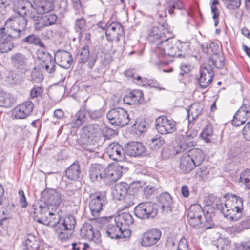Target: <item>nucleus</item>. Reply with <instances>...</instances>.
Returning <instances> with one entry per match:
<instances>
[{"mask_svg": "<svg viewBox=\"0 0 250 250\" xmlns=\"http://www.w3.org/2000/svg\"><path fill=\"white\" fill-rule=\"evenodd\" d=\"M122 167L119 165H109L105 167L100 164H93L90 167L89 175L93 182L104 181L110 184L119 180L122 176Z\"/></svg>", "mask_w": 250, "mask_h": 250, "instance_id": "nucleus-1", "label": "nucleus"}, {"mask_svg": "<svg viewBox=\"0 0 250 250\" xmlns=\"http://www.w3.org/2000/svg\"><path fill=\"white\" fill-rule=\"evenodd\" d=\"M166 38L157 45L155 50L156 55L159 57H182L185 55L189 47V42H182L179 40L173 39L171 38Z\"/></svg>", "mask_w": 250, "mask_h": 250, "instance_id": "nucleus-2", "label": "nucleus"}, {"mask_svg": "<svg viewBox=\"0 0 250 250\" xmlns=\"http://www.w3.org/2000/svg\"><path fill=\"white\" fill-rule=\"evenodd\" d=\"M213 212H207L204 214V211L198 204L191 205L188 209V217L189 224L194 228H201L208 229L211 228L213 224L212 218Z\"/></svg>", "mask_w": 250, "mask_h": 250, "instance_id": "nucleus-3", "label": "nucleus"}, {"mask_svg": "<svg viewBox=\"0 0 250 250\" xmlns=\"http://www.w3.org/2000/svg\"><path fill=\"white\" fill-rule=\"evenodd\" d=\"M5 25L7 28V32L10 33L11 36L18 38L25 29L27 20L24 16L20 15L11 16L6 20Z\"/></svg>", "mask_w": 250, "mask_h": 250, "instance_id": "nucleus-4", "label": "nucleus"}, {"mask_svg": "<svg viewBox=\"0 0 250 250\" xmlns=\"http://www.w3.org/2000/svg\"><path fill=\"white\" fill-rule=\"evenodd\" d=\"M137 184L133 183L130 186L125 182H120L116 184L112 190V195L113 198L117 200H124L125 202L127 203V207H130L134 205V202L131 200V195H127V191L131 187L132 188L135 187L138 190L140 186H135Z\"/></svg>", "mask_w": 250, "mask_h": 250, "instance_id": "nucleus-5", "label": "nucleus"}, {"mask_svg": "<svg viewBox=\"0 0 250 250\" xmlns=\"http://www.w3.org/2000/svg\"><path fill=\"white\" fill-rule=\"evenodd\" d=\"M106 116L111 124L117 126H124L130 120L127 111L120 107L110 110L107 113Z\"/></svg>", "mask_w": 250, "mask_h": 250, "instance_id": "nucleus-6", "label": "nucleus"}, {"mask_svg": "<svg viewBox=\"0 0 250 250\" xmlns=\"http://www.w3.org/2000/svg\"><path fill=\"white\" fill-rule=\"evenodd\" d=\"M157 212L156 205L151 202L141 203L136 206L134 209L135 215L143 219L154 218Z\"/></svg>", "mask_w": 250, "mask_h": 250, "instance_id": "nucleus-7", "label": "nucleus"}, {"mask_svg": "<svg viewBox=\"0 0 250 250\" xmlns=\"http://www.w3.org/2000/svg\"><path fill=\"white\" fill-rule=\"evenodd\" d=\"M106 203V198L104 194L95 193L90 195L89 207L93 219H96L103 209V207Z\"/></svg>", "mask_w": 250, "mask_h": 250, "instance_id": "nucleus-8", "label": "nucleus"}, {"mask_svg": "<svg viewBox=\"0 0 250 250\" xmlns=\"http://www.w3.org/2000/svg\"><path fill=\"white\" fill-rule=\"evenodd\" d=\"M170 33L167 24H164L159 27L154 26L148 30V39L151 43L161 40L163 41L166 38H170Z\"/></svg>", "mask_w": 250, "mask_h": 250, "instance_id": "nucleus-9", "label": "nucleus"}, {"mask_svg": "<svg viewBox=\"0 0 250 250\" xmlns=\"http://www.w3.org/2000/svg\"><path fill=\"white\" fill-rule=\"evenodd\" d=\"M156 128L161 134H167L176 130V122L166 116L158 117L155 121Z\"/></svg>", "mask_w": 250, "mask_h": 250, "instance_id": "nucleus-10", "label": "nucleus"}, {"mask_svg": "<svg viewBox=\"0 0 250 250\" xmlns=\"http://www.w3.org/2000/svg\"><path fill=\"white\" fill-rule=\"evenodd\" d=\"M198 131L195 129L187 132L185 136H182L183 141L175 147L177 154L180 153L187 150L188 147L196 145V142L194 140L197 137Z\"/></svg>", "mask_w": 250, "mask_h": 250, "instance_id": "nucleus-11", "label": "nucleus"}, {"mask_svg": "<svg viewBox=\"0 0 250 250\" xmlns=\"http://www.w3.org/2000/svg\"><path fill=\"white\" fill-rule=\"evenodd\" d=\"M80 235L82 239L93 241L96 244L101 242V235L99 231L94 229L93 226L88 223H84L80 230Z\"/></svg>", "mask_w": 250, "mask_h": 250, "instance_id": "nucleus-12", "label": "nucleus"}, {"mask_svg": "<svg viewBox=\"0 0 250 250\" xmlns=\"http://www.w3.org/2000/svg\"><path fill=\"white\" fill-rule=\"evenodd\" d=\"M162 235L161 231L157 229L146 231L142 235L141 244L144 247H150L156 244Z\"/></svg>", "mask_w": 250, "mask_h": 250, "instance_id": "nucleus-13", "label": "nucleus"}, {"mask_svg": "<svg viewBox=\"0 0 250 250\" xmlns=\"http://www.w3.org/2000/svg\"><path fill=\"white\" fill-rule=\"evenodd\" d=\"M42 199L45 205H48L50 208L52 206L59 205L62 201V197L59 192L53 189L44 190L42 193Z\"/></svg>", "mask_w": 250, "mask_h": 250, "instance_id": "nucleus-14", "label": "nucleus"}, {"mask_svg": "<svg viewBox=\"0 0 250 250\" xmlns=\"http://www.w3.org/2000/svg\"><path fill=\"white\" fill-rule=\"evenodd\" d=\"M34 105L31 101H26L15 107L12 115L17 119H25L29 116L33 110Z\"/></svg>", "mask_w": 250, "mask_h": 250, "instance_id": "nucleus-15", "label": "nucleus"}, {"mask_svg": "<svg viewBox=\"0 0 250 250\" xmlns=\"http://www.w3.org/2000/svg\"><path fill=\"white\" fill-rule=\"evenodd\" d=\"M100 129L97 125H89L82 129L81 136L86 144H91L100 134Z\"/></svg>", "mask_w": 250, "mask_h": 250, "instance_id": "nucleus-16", "label": "nucleus"}, {"mask_svg": "<svg viewBox=\"0 0 250 250\" xmlns=\"http://www.w3.org/2000/svg\"><path fill=\"white\" fill-rule=\"evenodd\" d=\"M108 156L112 160L121 161L125 159V148L118 143H112L106 148Z\"/></svg>", "mask_w": 250, "mask_h": 250, "instance_id": "nucleus-17", "label": "nucleus"}, {"mask_svg": "<svg viewBox=\"0 0 250 250\" xmlns=\"http://www.w3.org/2000/svg\"><path fill=\"white\" fill-rule=\"evenodd\" d=\"M5 27L1 28L0 33V52L1 53H6L11 50L14 44L12 42V39L15 38L14 36L10 35V33H5Z\"/></svg>", "mask_w": 250, "mask_h": 250, "instance_id": "nucleus-18", "label": "nucleus"}, {"mask_svg": "<svg viewBox=\"0 0 250 250\" xmlns=\"http://www.w3.org/2000/svg\"><path fill=\"white\" fill-rule=\"evenodd\" d=\"M123 33L124 29L122 26L118 22H113L107 28L105 35L107 40L110 42L114 40L118 41L119 37Z\"/></svg>", "mask_w": 250, "mask_h": 250, "instance_id": "nucleus-19", "label": "nucleus"}, {"mask_svg": "<svg viewBox=\"0 0 250 250\" xmlns=\"http://www.w3.org/2000/svg\"><path fill=\"white\" fill-rule=\"evenodd\" d=\"M28 4L34 9L37 13L43 14L52 10L54 8L53 1H26Z\"/></svg>", "mask_w": 250, "mask_h": 250, "instance_id": "nucleus-20", "label": "nucleus"}, {"mask_svg": "<svg viewBox=\"0 0 250 250\" xmlns=\"http://www.w3.org/2000/svg\"><path fill=\"white\" fill-rule=\"evenodd\" d=\"M125 151L126 154L130 156L137 157L145 153L146 148L141 143L132 141L125 146Z\"/></svg>", "mask_w": 250, "mask_h": 250, "instance_id": "nucleus-21", "label": "nucleus"}, {"mask_svg": "<svg viewBox=\"0 0 250 250\" xmlns=\"http://www.w3.org/2000/svg\"><path fill=\"white\" fill-rule=\"evenodd\" d=\"M121 228L122 226L116 222L114 218H111L109 221L106 223L104 230L107 237L111 239H119Z\"/></svg>", "mask_w": 250, "mask_h": 250, "instance_id": "nucleus-22", "label": "nucleus"}, {"mask_svg": "<svg viewBox=\"0 0 250 250\" xmlns=\"http://www.w3.org/2000/svg\"><path fill=\"white\" fill-rule=\"evenodd\" d=\"M213 75L214 73L210 66L203 67L198 80L200 86L202 88L207 87L211 83Z\"/></svg>", "mask_w": 250, "mask_h": 250, "instance_id": "nucleus-23", "label": "nucleus"}, {"mask_svg": "<svg viewBox=\"0 0 250 250\" xmlns=\"http://www.w3.org/2000/svg\"><path fill=\"white\" fill-rule=\"evenodd\" d=\"M55 60L58 65L64 68H68L70 67L72 62L71 54L65 50L57 51L55 55Z\"/></svg>", "mask_w": 250, "mask_h": 250, "instance_id": "nucleus-24", "label": "nucleus"}, {"mask_svg": "<svg viewBox=\"0 0 250 250\" xmlns=\"http://www.w3.org/2000/svg\"><path fill=\"white\" fill-rule=\"evenodd\" d=\"M250 116L249 108L246 105H243L234 115L232 124L236 126H239L244 124Z\"/></svg>", "mask_w": 250, "mask_h": 250, "instance_id": "nucleus-25", "label": "nucleus"}, {"mask_svg": "<svg viewBox=\"0 0 250 250\" xmlns=\"http://www.w3.org/2000/svg\"><path fill=\"white\" fill-rule=\"evenodd\" d=\"M34 217L36 218L37 221L42 223L43 221V218L45 217L47 213L50 209L48 205H41L39 203H36L33 205Z\"/></svg>", "mask_w": 250, "mask_h": 250, "instance_id": "nucleus-26", "label": "nucleus"}, {"mask_svg": "<svg viewBox=\"0 0 250 250\" xmlns=\"http://www.w3.org/2000/svg\"><path fill=\"white\" fill-rule=\"evenodd\" d=\"M222 208L238 209L243 210V199L235 195H231L229 196Z\"/></svg>", "mask_w": 250, "mask_h": 250, "instance_id": "nucleus-27", "label": "nucleus"}, {"mask_svg": "<svg viewBox=\"0 0 250 250\" xmlns=\"http://www.w3.org/2000/svg\"><path fill=\"white\" fill-rule=\"evenodd\" d=\"M179 168L181 172L184 174H187L192 170L196 167L193 160L186 153L183 154L180 158Z\"/></svg>", "mask_w": 250, "mask_h": 250, "instance_id": "nucleus-28", "label": "nucleus"}, {"mask_svg": "<svg viewBox=\"0 0 250 250\" xmlns=\"http://www.w3.org/2000/svg\"><path fill=\"white\" fill-rule=\"evenodd\" d=\"M61 219L59 214L56 212V208H53L50 209L45 217L43 218V221L42 224L47 226L54 227L59 223Z\"/></svg>", "mask_w": 250, "mask_h": 250, "instance_id": "nucleus-29", "label": "nucleus"}, {"mask_svg": "<svg viewBox=\"0 0 250 250\" xmlns=\"http://www.w3.org/2000/svg\"><path fill=\"white\" fill-rule=\"evenodd\" d=\"M204 105L200 103L192 104L188 110L189 122L195 120L203 112Z\"/></svg>", "mask_w": 250, "mask_h": 250, "instance_id": "nucleus-30", "label": "nucleus"}, {"mask_svg": "<svg viewBox=\"0 0 250 250\" xmlns=\"http://www.w3.org/2000/svg\"><path fill=\"white\" fill-rule=\"evenodd\" d=\"M186 154L192 159L196 167L200 165L205 158L203 152L199 148L190 149Z\"/></svg>", "mask_w": 250, "mask_h": 250, "instance_id": "nucleus-31", "label": "nucleus"}, {"mask_svg": "<svg viewBox=\"0 0 250 250\" xmlns=\"http://www.w3.org/2000/svg\"><path fill=\"white\" fill-rule=\"evenodd\" d=\"M81 170L78 163H73L65 171L66 177L71 180L77 179L80 175Z\"/></svg>", "mask_w": 250, "mask_h": 250, "instance_id": "nucleus-32", "label": "nucleus"}, {"mask_svg": "<svg viewBox=\"0 0 250 250\" xmlns=\"http://www.w3.org/2000/svg\"><path fill=\"white\" fill-rule=\"evenodd\" d=\"M114 219L121 226H128L134 222V219L132 215L129 212H123L115 216Z\"/></svg>", "mask_w": 250, "mask_h": 250, "instance_id": "nucleus-33", "label": "nucleus"}, {"mask_svg": "<svg viewBox=\"0 0 250 250\" xmlns=\"http://www.w3.org/2000/svg\"><path fill=\"white\" fill-rule=\"evenodd\" d=\"M222 212L225 216L228 217L229 219L233 221H236L241 218L243 212L242 209L223 208Z\"/></svg>", "mask_w": 250, "mask_h": 250, "instance_id": "nucleus-34", "label": "nucleus"}, {"mask_svg": "<svg viewBox=\"0 0 250 250\" xmlns=\"http://www.w3.org/2000/svg\"><path fill=\"white\" fill-rule=\"evenodd\" d=\"M27 249L36 250L40 247V241L38 237L32 234H28L23 243Z\"/></svg>", "mask_w": 250, "mask_h": 250, "instance_id": "nucleus-35", "label": "nucleus"}, {"mask_svg": "<svg viewBox=\"0 0 250 250\" xmlns=\"http://www.w3.org/2000/svg\"><path fill=\"white\" fill-rule=\"evenodd\" d=\"M159 202L163 211H167L171 209L172 198L169 194L165 193L161 195Z\"/></svg>", "mask_w": 250, "mask_h": 250, "instance_id": "nucleus-36", "label": "nucleus"}, {"mask_svg": "<svg viewBox=\"0 0 250 250\" xmlns=\"http://www.w3.org/2000/svg\"><path fill=\"white\" fill-rule=\"evenodd\" d=\"M12 64L16 68L23 67L26 64V58L21 53H16L11 56Z\"/></svg>", "mask_w": 250, "mask_h": 250, "instance_id": "nucleus-37", "label": "nucleus"}, {"mask_svg": "<svg viewBox=\"0 0 250 250\" xmlns=\"http://www.w3.org/2000/svg\"><path fill=\"white\" fill-rule=\"evenodd\" d=\"M60 222L59 226L62 227L66 229L70 230H73L76 223L75 217L71 215L66 216Z\"/></svg>", "mask_w": 250, "mask_h": 250, "instance_id": "nucleus-38", "label": "nucleus"}, {"mask_svg": "<svg viewBox=\"0 0 250 250\" xmlns=\"http://www.w3.org/2000/svg\"><path fill=\"white\" fill-rule=\"evenodd\" d=\"M56 232L58 238L62 241L64 242L69 239L72 236L73 230L66 229L62 227L58 226Z\"/></svg>", "mask_w": 250, "mask_h": 250, "instance_id": "nucleus-39", "label": "nucleus"}, {"mask_svg": "<svg viewBox=\"0 0 250 250\" xmlns=\"http://www.w3.org/2000/svg\"><path fill=\"white\" fill-rule=\"evenodd\" d=\"M14 102L15 100L10 94L0 89V106L9 107Z\"/></svg>", "mask_w": 250, "mask_h": 250, "instance_id": "nucleus-40", "label": "nucleus"}, {"mask_svg": "<svg viewBox=\"0 0 250 250\" xmlns=\"http://www.w3.org/2000/svg\"><path fill=\"white\" fill-rule=\"evenodd\" d=\"M225 58L224 56L218 53H214L210 57L209 61L215 67L221 69L224 66Z\"/></svg>", "mask_w": 250, "mask_h": 250, "instance_id": "nucleus-41", "label": "nucleus"}, {"mask_svg": "<svg viewBox=\"0 0 250 250\" xmlns=\"http://www.w3.org/2000/svg\"><path fill=\"white\" fill-rule=\"evenodd\" d=\"M249 227L248 220H243L240 223L229 228L230 232L233 233H240L245 229H248Z\"/></svg>", "mask_w": 250, "mask_h": 250, "instance_id": "nucleus-42", "label": "nucleus"}, {"mask_svg": "<svg viewBox=\"0 0 250 250\" xmlns=\"http://www.w3.org/2000/svg\"><path fill=\"white\" fill-rule=\"evenodd\" d=\"M89 57V48L87 45L83 47L78 53L77 58L80 63H85Z\"/></svg>", "mask_w": 250, "mask_h": 250, "instance_id": "nucleus-43", "label": "nucleus"}, {"mask_svg": "<svg viewBox=\"0 0 250 250\" xmlns=\"http://www.w3.org/2000/svg\"><path fill=\"white\" fill-rule=\"evenodd\" d=\"M55 57L54 58L46 61L44 63H41V68L44 69L46 72L49 73H52L55 71L56 64H55Z\"/></svg>", "mask_w": 250, "mask_h": 250, "instance_id": "nucleus-44", "label": "nucleus"}, {"mask_svg": "<svg viewBox=\"0 0 250 250\" xmlns=\"http://www.w3.org/2000/svg\"><path fill=\"white\" fill-rule=\"evenodd\" d=\"M128 96L134 104L138 103L143 99V93L139 90H134L129 93Z\"/></svg>", "mask_w": 250, "mask_h": 250, "instance_id": "nucleus-45", "label": "nucleus"}, {"mask_svg": "<svg viewBox=\"0 0 250 250\" xmlns=\"http://www.w3.org/2000/svg\"><path fill=\"white\" fill-rule=\"evenodd\" d=\"M215 245L218 250H227L229 247L230 242L228 239L219 238Z\"/></svg>", "mask_w": 250, "mask_h": 250, "instance_id": "nucleus-46", "label": "nucleus"}, {"mask_svg": "<svg viewBox=\"0 0 250 250\" xmlns=\"http://www.w3.org/2000/svg\"><path fill=\"white\" fill-rule=\"evenodd\" d=\"M150 141L151 146L155 149H159L165 143V139L162 137L159 136L152 138Z\"/></svg>", "mask_w": 250, "mask_h": 250, "instance_id": "nucleus-47", "label": "nucleus"}, {"mask_svg": "<svg viewBox=\"0 0 250 250\" xmlns=\"http://www.w3.org/2000/svg\"><path fill=\"white\" fill-rule=\"evenodd\" d=\"M240 181L246 188H250V170L246 169L241 173Z\"/></svg>", "mask_w": 250, "mask_h": 250, "instance_id": "nucleus-48", "label": "nucleus"}, {"mask_svg": "<svg viewBox=\"0 0 250 250\" xmlns=\"http://www.w3.org/2000/svg\"><path fill=\"white\" fill-rule=\"evenodd\" d=\"M212 129L210 126H207L200 134L201 138L207 143L210 142L212 136Z\"/></svg>", "mask_w": 250, "mask_h": 250, "instance_id": "nucleus-49", "label": "nucleus"}, {"mask_svg": "<svg viewBox=\"0 0 250 250\" xmlns=\"http://www.w3.org/2000/svg\"><path fill=\"white\" fill-rule=\"evenodd\" d=\"M31 80L35 83H40L43 80V76L39 68L35 67L31 72Z\"/></svg>", "mask_w": 250, "mask_h": 250, "instance_id": "nucleus-50", "label": "nucleus"}, {"mask_svg": "<svg viewBox=\"0 0 250 250\" xmlns=\"http://www.w3.org/2000/svg\"><path fill=\"white\" fill-rule=\"evenodd\" d=\"M7 83L11 84H18L21 80L19 76L13 72L9 73L6 77Z\"/></svg>", "mask_w": 250, "mask_h": 250, "instance_id": "nucleus-51", "label": "nucleus"}, {"mask_svg": "<svg viewBox=\"0 0 250 250\" xmlns=\"http://www.w3.org/2000/svg\"><path fill=\"white\" fill-rule=\"evenodd\" d=\"M38 58L40 61L41 63H44L53 58L49 53L43 50H39L38 52Z\"/></svg>", "mask_w": 250, "mask_h": 250, "instance_id": "nucleus-52", "label": "nucleus"}, {"mask_svg": "<svg viewBox=\"0 0 250 250\" xmlns=\"http://www.w3.org/2000/svg\"><path fill=\"white\" fill-rule=\"evenodd\" d=\"M209 174L208 170L205 167L198 168L196 172V177L199 180H204Z\"/></svg>", "mask_w": 250, "mask_h": 250, "instance_id": "nucleus-53", "label": "nucleus"}, {"mask_svg": "<svg viewBox=\"0 0 250 250\" xmlns=\"http://www.w3.org/2000/svg\"><path fill=\"white\" fill-rule=\"evenodd\" d=\"M42 17L43 18L47 26L54 24L57 20V16L53 14L46 15Z\"/></svg>", "mask_w": 250, "mask_h": 250, "instance_id": "nucleus-54", "label": "nucleus"}, {"mask_svg": "<svg viewBox=\"0 0 250 250\" xmlns=\"http://www.w3.org/2000/svg\"><path fill=\"white\" fill-rule=\"evenodd\" d=\"M218 4V1H213L211 5V12L214 20L218 19L220 15L219 11L216 6Z\"/></svg>", "mask_w": 250, "mask_h": 250, "instance_id": "nucleus-55", "label": "nucleus"}, {"mask_svg": "<svg viewBox=\"0 0 250 250\" xmlns=\"http://www.w3.org/2000/svg\"><path fill=\"white\" fill-rule=\"evenodd\" d=\"M24 42H27L30 44H39L41 43V41L40 38L35 35H31L27 37L24 39Z\"/></svg>", "mask_w": 250, "mask_h": 250, "instance_id": "nucleus-56", "label": "nucleus"}, {"mask_svg": "<svg viewBox=\"0 0 250 250\" xmlns=\"http://www.w3.org/2000/svg\"><path fill=\"white\" fill-rule=\"evenodd\" d=\"M74 116L79 120L82 124H83L86 120V112L84 109H81Z\"/></svg>", "mask_w": 250, "mask_h": 250, "instance_id": "nucleus-57", "label": "nucleus"}, {"mask_svg": "<svg viewBox=\"0 0 250 250\" xmlns=\"http://www.w3.org/2000/svg\"><path fill=\"white\" fill-rule=\"evenodd\" d=\"M104 110L103 109H100L96 110L90 111L89 115L91 118L97 119L101 118L104 114Z\"/></svg>", "mask_w": 250, "mask_h": 250, "instance_id": "nucleus-58", "label": "nucleus"}, {"mask_svg": "<svg viewBox=\"0 0 250 250\" xmlns=\"http://www.w3.org/2000/svg\"><path fill=\"white\" fill-rule=\"evenodd\" d=\"M166 5L167 6H168V10L170 14H173V9H182L183 7V5L181 2L174 4H171L169 3V1H168L167 2Z\"/></svg>", "mask_w": 250, "mask_h": 250, "instance_id": "nucleus-59", "label": "nucleus"}, {"mask_svg": "<svg viewBox=\"0 0 250 250\" xmlns=\"http://www.w3.org/2000/svg\"><path fill=\"white\" fill-rule=\"evenodd\" d=\"M225 5L229 9H235L241 5V1H225Z\"/></svg>", "mask_w": 250, "mask_h": 250, "instance_id": "nucleus-60", "label": "nucleus"}, {"mask_svg": "<svg viewBox=\"0 0 250 250\" xmlns=\"http://www.w3.org/2000/svg\"><path fill=\"white\" fill-rule=\"evenodd\" d=\"M46 26L47 25L42 17L39 18L35 24V28L37 30H41Z\"/></svg>", "mask_w": 250, "mask_h": 250, "instance_id": "nucleus-61", "label": "nucleus"}, {"mask_svg": "<svg viewBox=\"0 0 250 250\" xmlns=\"http://www.w3.org/2000/svg\"><path fill=\"white\" fill-rule=\"evenodd\" d=\"M243 135L246 140L250 141V121L244 126Z\"/></svg>", "mask_w": 250, "mask_h": 250, "instance_id": "nucleus-62", "label": "nucleus"}, {"mask_svg": "<svg viewBox=\"0 0 250 250\" xmlns=\"http://www.w3.org/2000/svg\"><path fill=\"white\" fill-rule=\"evenodd\" d=\"M177 250H188V242L185 238H183L179 241Z\"/></svg>", "mask_w": 250, "mask_h": 250, "instance_id": "nucleus-63", "label": "nucleus"}, {"mask_svg": "<svg viewBox=\"0 0 250 250\" xmlns=\"http://www.w3.org/2000/svg\"><path fill=\"white\" fill-rule=\"evenodd\" d=\"M237 250H250V241L243 242L237 247Z\"/></svg>", "mask_w": 250, "mask_h": 250, "instance_id": "nucleus-64", "label": "nucleus"}]
</instances>
